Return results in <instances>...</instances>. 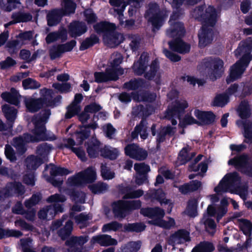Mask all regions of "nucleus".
Returning <instances> with one entry per match:
<instances>
[{
    "mask_svg": "<svg viewBox=\"0 0 252 252\" xmlns=\"http://www.w3.org/2000/svg\"><path fill=\"white\" fill-rule=\"evenodd\" d=\"M50 115V110L45 109L32 118V122L34 126L33 129L32 130L33 135L26 133L22 136L26 144L30 142H38L48 140L45 124Z\"/></svg>",
    "mask_w": 252,
    "mask_h": 252,
    "instance_id": "obj_1",
    "label": "nucleus"
},
{
    "mask_svg": "<svg viewBox=\"0 0 252 252\" xmlns=\"http://www.w3.org/2000/svg\"><path fill=\"white\" fill-rule=\"evenodd\" d=\"M168 13L169 11L166 9H160L157 2H151L148 4L145 17L151 23L153 31L158 30L168 17Z\"/></svg>",
    "mask_w": 252,
    "mask_h": 252,
    "instance_id": "obj_2",
    "label": "nucleus"
},
{
    "mask_svg": "<svg viewBox=\"0 0 252 252\" xmlns=\"http://www.w3.org/2000/svg\"><path fill=\"white\" fill-rule=\"evenodd\" d=\"M249 156L243 154L229 160L228 163L235 166L242 173L252 177V162H249Z\"/></svg>",
    "mask_w": 252,
    "mask_h": 252,
    "instance_id": "obj_3",
    "label": "nucleus"
},
{
    "mask_svg": "<svg viewBox=\"0 0 252 252\" xmlns=\"http://www.w3.org/2000/svg\"><path fill=\"white\" fill-rule=\"evenodd\" d=\"M252 40L244 41L234 51L237 58H239L235 63H250L252 60Z\"/></svg>",
    "mask_w": 252,
    "mask_h": 252,
    "instance_id": "obj_4",
    "label": "nucleus"
},
{
    "mask_svg": "<svg viewBox=\"0 0 252 252\" xmlns=\"http://www.w3.org/2000/svg\"><path fill=\"white\" fill-rule=\"evenodd\" d=\"M41 97L39 98L44 106L54 108L59 105L61 102L62 96L58 95L54 97V92L53 90L44 88L40 90Z\"/></svg>",
    "mask_w": 252,
    "mask_h": 252,
    "instance_id": "obj_5",
    "label": "nucleus"
},
{
    "mask_svg": "<svg viewBox=\"0 0 252 252\" xmlns=\"http://www.w3.org/2000/svg\"><path fill=\"white\" fill-rule=\"evenodd\" d=\"M140 213L143 216L149 219H155V220L149 221L150 224L155 225H159L158 223V220L161 219L165 215L164 210L158 207L141 208Z\"/></svg>",
    "mask_w": 252,
    "mask_h": 252,
    "instance_id": "obj_6",
    "label": "nucleus"
},
{
    "mask_svg": "<svg viewBox=\"0 0 252 252\" xmlns=\"http://www.w3.org/2000/svg\"><path fill=\"white\" fill-rule=\"evenodd\" d=\"M155 111V107L150 104L136 105L132 108V115L135 118H141V121L147 122V118Z\"/></svg>",
    "mask_w": 252,
    "mask_h": 252,
    "instance_id": "obj_7",
    "label": "nucleus"
},
{
    "mask_svg": "<svg viewBox=\"0 0 252 252\" xmlns=\"http://www.w3.org/2000/svg\"><path fill=\"white\" fill-rule=\"evenodd\" d=\"M84 145L88 156L90 158H95L101 154V143L97 138H92L89 139L85 142Z\"/></svg>",
    "mask_w": 252,
    "mask_h": 252,
    "instance_id": "obj_8",
    "label": "nucleus"
},
{
    "mask_svg": "<svg viewBox=\"0 0 252 252\" xmlns=\"http://www.w3.org/2000/svg\"><path fill=\"white\" fill-rule=\"evenodd\" d=\"M188 103L186 100L176 101L170 108H168L166 113H167V115L170 117V118L175 117L180 120L181 117L185 112V109L188 108Z\"/></svg>",
    "mask_w": 252,
    "mask_h": 252,
    "instance_id": "obj_9",
    "label": "nucleus"
},
{
    "mask_svg": "<svg viewBox=\"0 0 252 252\" xmlns=\"http://www.w3.org/2000/svg\"><path fill=\"white\" fill-rule=\"evenodd\" d=\"M68 30V33L71 37L76 38L86 32L88 28L83 22L73 21L69 25Z\"/></svg>",
    "mask_w": 252,
    "mask_h": 252,
    "instance_id": "obj_10",
    "label": "nucleus"
},
{
    "mask_svg": "<svg viewBox=\"0 0 252 252\" xmlns=\"http://www.w3.org/2000/svg\"><path fill=\"white\" fill-rule=\"evenodd\" d=\"M191 241L189 232L185 229H180L172 234L169 237V244H184Z\"/></svg>",
    "mask_w": 252,
    "mask_h": 252,
    "instance_id": "obj_11",
    "label": "nucleus"
},
{
    "mask_svg": "<svg viewBox=\"0 0 252 252\" xmlns=\"http://www.w3.org/2000/svg\"><path fill=\"white\" fill-rule=\"evenodd\" d=\"M249 64H233L229 70V73L226 78L229 84L240 78Z\"/></svg>",
    "mask_w": 252,
    "mask_h": 252,
    "instance_id": "obj_12",
    "label": "nucleus"
},
{
    "mask_svg": "<svg viewBox=\"0 0 252 252\" xmlns=\"http://www.w3.org/2000/svg\"><path fill=\"white\" fill-rule=\"evenodd\" d=\"M165 196V193L161 189H153L147 192L145 198L146 199H150L152 202L157 201L160 205L167 204L170 201V199L166 198Z\"/></svg>",
    "mask_w": 252,
    "mask_h": 252,
    "instance_id": "obj_13",
    "label": "nucleus"
},
{
    "mask_svg": "<svg viewBox=\"0 0 252 252\" xmlns=\"http://www.w3.org/2000/svg\"><path fill=\"white\" fill-rule=\"evenodd\" d=\"M217 21V13L215 8L212 5H209L206 8L202 22L205 27H213Z\"/></svg>",
    "mask_w": 252,
    "mask_h": 252,
    "instance_id": "obj_14",
    "label": "nucleus"
},
{
    "mask_svg": "<svg viewBox=\"0 0 252 252\" xmlns=\"http://www.w3.org/2000/svg\"><path fill=\"white\" fill-rule=\"evenodd\" d=\"M214 36V32L212 28L202 26V32L198 34L199 46L204 48L207 46L212 42Z\"/></svg>",
    "mask_w": 252,
    "mask_h": 252,
    "instance_id": "obj_15",
    "label": "nucleus"
},
{
    "mask_svg": "<svg viewBox=\"0 0 252 252\" xmlns=\"http://www.w3.org/2000/svg\"><path fill=\"white\" fill-rule=\"evenodd\" d=\"M194 115L200 123L199 125H212L215 122L216 117L212 111H204L199 109L194 110Z\"/></svg>",
    "mask_w": 252,
    "mask_h": 252,
    "instance_id": "obj_16",
    "label": "nucleus"
},
{
    "mask_svg": "<svg viewBox=\"0 0 252 252\" xmlns=\"http://www.w3.org/2000/svg\"><path fill=\"white\" fill-rule=\"evenodd\" d=\"M169 48L172 51L180 54H186L189 52L190 46L184 42L181 38H176L168 42Z\"/></svg>",
    "mask_w": 252,
    "mask_h": 252,
    "instance_id": "obj_17",
    "label": "nucleus"
},
{
    "mask_svg": "<svg viewBox=\"0 0 252 252\" xmlns=\"http://www.w3.org/2000/svg\"><path fill=\"white\" fill-rule=\"evenodd\" d=\"M171 29L167 31V35L172 38H182L185 35L186 30L182 22H174L171 23Z\"/></svg>",
    "mask_w": 252,
    "mask_h": 252,
    "instance_id": "obj_18",
    "label": "nucleus"
},
{
    "mask_svg": "<svg viewBox=\"0 0 252 252\" xmlns=\"http://www.w3.org/2000/svg\"><path fill=\"white\" fill-rule=\"evenodd\" d=\"M67 38V30L64 28H62L57 32H53L48 33L45 38V41L47 44H49L59 39H61L62 42H64Z\"/></svg>",
    "mask_w": 252,
    "mask_h": 252,
    "instance_id": "obj_19",
    "label": "nucleus"
},
{
    "mask_svg": "<svg viewBox=\"0 0 252 252\" xmlns=\"http://www.w3.org/2000/svg\"><path fill=\"white\" fill-rule=\"evenodd\" d=\"M110 64V66L105 69V71L110 81H116L120 76L124 74V70L120 66V64Z\"/></svg>",
    "mask_w": 252,
    "mask_h": 252,
    "instance_id": "obj_20",
    "label": "nucleus"
},
{
    "mask_svg": "<svg viewBox=\"0 0 252 252\" xmlns=\"http://www.w3.org/2000/svg\"><path fill=\"white\" fill-rule=\"evenodd\" d=\"M19 95L20 94L17 90L14 88H12L10 92H3L0 94V97L5 102L15 106H18L20 104Z\"/></svg>",
    "mask_w": 252,
    "mask_h": 252,
    "instance_id": "obj_21",
    "label": "nucleus"
},
{
    "mask_svg": "<svg viewBox=\"0 0 252 252\" xmlns=\"http://www.w3.org/2000/svg\"><path fill=\"white\" fill-rule=\"evenodd\" d=\"M1 109L7 120L9 128L11 129L16 118L17 110L13 107L9 106L8 104L2 105Z\"/></svg>",
    "mask_w": 252,
    "mask_h": 252,
    "instance_id": "obj_22",
    "label": "nucleus"
},
{
    "mask_svg": "<svg viewBox=\"0 0 252 252\" xmlns=\"http://www.w3.org/2000/svg\"><path fill=\"white\" fill-rule=\"evenodd\" d=\"M63 16L60 9H53L50 10L47 14L46 19L47 25L49 27L57 26Z\"/></svg>",
    "mask_w": 252,
    "mask_h": 252,
    "instance_id": "obj_23",
    "label": "nucleus"
},
{
    "mask_svg": "<svg viewBox=\"0 0 252 252\" xmlns=\"http://www.w3.org/2000/svg\"><path fill=\"white\" fill-rule=\"evenodd\" d=\"M112 207V212L115 217L124 219L128 215L125 200H120L113 202Z\"/></svg>",
    "mask_w": 252,
    "mask_h": 252,
    "instance_id": "obj_24",
    "label": "nucleus"
},
{
    "mask_svg": "<svg viewBox=\"0 0 252 252\" xmlns=\"http://www.w3.org/2000/svg\"><path fill=\"white\" fill-rule=\"evenodd\" d=\"M93 28L97 33H103L105 38L110 31L115 30L116 27L115 24L106 21H101L94 25Z\"/></svg>",
    "mask_w": 252,
    "mask_h": 252,
    "instance_id": "obj_25",
    "label": "nucleus"
},
{
    "mask_svg": "<svg viewBox=\"0 0 252 252\" xmlns=\"http://www.w3.org/2000/svg\"><path fill=\"white\" fill-rule=\"evenodd\" d=\"M92 241L94 243L98 244L101 246H114L117 244V241L116 239L112 238L110 235L106 234L93 236Z\"/></svg>",
    "mask_w": 252,
    "mask_h": 252,
    "instance_id": "obj_26",
    "label": "nucleus"
},
{
    "mask_svg": "<svg viewBox=\"0 0 252 252\" xmlns=\"http://www.w3.org/2000/svg\"><path fill=\"white\" fill-rule=\"evenodd\" d=\"M175 127H172L169 125L167 126H161L158 131L156 142L162 143L165 141L166 135L169 137L173 136L175 133Z\"/></svg>",
    "mask_w": 252,
    "mask_h": 252,
    "instance_id": "obj_27",
    "label": "nucleus"
},
{
    "mask_svg": "<svg viewBox=\"0 0 252 252\" xmlns=\"http://www.w3.org/2000/svg\"><path fill=\"white\" fill-rule=\"evenodd\" d=\"M87 241L88 239L86 236H72L66 240L65 244L70 248H73L74 252H81L80 249L76 247L77 246H82Z\"/></svg>",
    "mask_w": 252,
    "mask_h": 252,
    "instance_id": "obj_28",
    "label": "nucleus"
},
{
    "mask_svg": "<svg viewBox=\"0 0 252 252\" xmlns=\"http://www.w3.org/2000/svg\"><path fill=\"white\" fill-rule=\"evenodd\" d=\"M25 104L27 111L31 113L37 112L43 106L39 98H28L25 100Z\"/></svg>",
    "mask_w": 252,
    "mask_h": 252,
    "instance_id": "obj_29",
    "label": "nucleus"
},
{
    "mask_svg": "<svg viewBox=\"0 0 252 252\" xmlns=\"http://www.w3.org/2000/svg\"><path fill=\"white\" fill-rule=\"evenodd\" d=\"M84 184L94 183L96 179L95 170L92 166L89 167L83 171L80 172Z\"/></svg>",
    "mask_w": 252,
    "mask_h": 252,
    "instance_id": "obj_30",
    "label": "nucleus"
},
{
    "mask_svg": "<svg viewBox=\"0 0 252 252\" xmlns=\"http://www.w3.org/2000/svg\"><path fill=\"white\" fill-rule=\"evenodd\" d=\"M119 152L117 148L105 145L101 149L100 156L105 158L115 160L119 156Z\"/></svg>",
    "mask_w": 252,
    "mask_h": 252,
    "instance_id": "obj_31",
    "label": "nucleus"
},
{
    "mask_svg": "<svg viewBox=\"0 0 252 252\" xmlns=\"http://www.w3.org/2000/svg\"><path fill=\"white\" fill-rule=\"evenodd\" d=\"M104 38H106L110 44L114 46L120 44L124 39L123 35L115 30L110 31Z\"/></svg>",
    "mask_w": 252,
    "mask_h": 252,
    "instance_id": "obj_32",
    "label": "nucleus"
},
{
    "mask_svg": "<svg viewBox=\"0 0 252 252\" xmlns=\"http://www.w3.org/2000/svg\"><path fill=\"white\" fill-rule=\"evenodd\" d=\"M28 168L35 170L43 163L42 158L33 155H30L26 158Z\"/></svg>",
    "mask_w": 252,
    "mask_h": 252,
    "instance_id": "obj_33",
    "label": "nucleus"
},
{
    "mask_svg": "<svg viewBox=\"0 0 252 252\" xmlns=\"http://www.w3.org/2000/svg\"><path fill=\"white\" fill-rule=\"evenodd\" d=\"M230 101L229 96L228 94L223 93L218 94L214 97L212 101V105L215 107H224Z\"/></svg>",
    "mask_w": 252,
    "mask_h": 252,
    "instance_id": "obj_34",
    "label": "nucleus"
},
{
    "mask_svg": "<svg viewBox=\"0 0 252 252\" xmlns=\"http://www.w3.org/2000/svg\"><path fill=\"white\" fill-rule=\"evenodd\" d=\"M239 116L242 119H247L251 116V109L248 101H242L237 108Z\"/></svg>",
    "mask_w": 252,
    "mask_h": 252,
    "instance_id": "obj_35",
    "label": "nucleus"
},
{
    "mask_svg": "<svg viewBox=\"0 0 252 252\" xmlns=\"http://www.w3.org/2000/svg\"><path fill=\"white\" fill-rule=\"evenodd\" d=\"M145 82L142 78H134L129 81L125 82L123 85V88L128 90H136L139 88L142 87Z\"/></svg>",
    "mask_w": 252,
    "mask_h": 252,
    "instance_id": "obj_36",
    "label": "nucleus"
},
{
    "mask_svg": "<svg viewBox=\"0 0 252 252\" xmlns=\"http://www.w3.org/2000/svg\"><path fill=\"white\" fill-rule=\"evenodd\" d=\"M99 38L95 34H92L90 37L84 40L79 47L80 51H84L99 42Z\"/></svg>",
    "mask_w": 252,
    "mask_h": 252,
    "instance_id": "obj_37",
    "label": "nucleus"
},
{
    "mask_svg": "<svg viewBox=\"0 0 252 252\" xmlns=\"http://www.w3.org/2000/svg\"><path fill=\"white\" fill-rule=\"evenodd\" d=\"M7 185L13 196L14 195L22 196L25 192V187L20 182H10Z\"/></svg>",
    "mask_w": 252,
    "mask_h": 252,
    "instance_id": "obj_38",
    "label": "nucleus"
},
{
    "mask_svg": "<svg viewBox=\"0 0 252 252\" xmlns=\"http://www.w3.org/2000/svg\"><path fill=\"white\" fill-rule=\"evenodd\" d=\"M72 229L73 222L69 220L65 222V225L58 231V235L63 240H65L70 236Z\"/></svg>",
    "mask_w": 252,
    "mask_h": 252,
    "instance_id": "obj_39",
    "label": "nucleus"
},
{
    "mask_svg": "<svg viewBox=\"0 0 252 252\" xmlns=\"http://www.w3.org/2000/svg\"><path fill=\"white\" fill-rule=\"evenodd\" d=\"M79 130H77L75 133L76 140L79 145L83 144L84 141L88 139L91 135V130H87L85 128L81 127L79 126Z\"/></svg>",
    "mask_w": 252,
    "mask_h": 252,
    "instance_id": "obj_40",
    "label": "nucleus"
},
{
    "mask_svg": "<svg viewBox=\"0 0 252 252\" xmlns=\"http://www.w3.org/2000/svg\"><path fill=\"white\" fill-rule=\"evenodd\" d=\"M63 9H61L63 16L74 14L76 8V4L72 0H63Z\"/></svg>",
    "mask_w": 252,
    "mask_h": 252,
    "instance_id": "obj_41",
    "label": "nucleus"
},
{
    "mask_svg": "<svg viewBox=\"0 0 252 252\" xmlns=\"http://www.w3.org/2000/svg\"><path fill=\"white\" fill-rule=\"evenodd\" d=\"M68 194L72 200L81 204L85 203L86 194L84 192L72 189L68 190Z\"/></svg>",
    "mask_w": 252,
    "mask_h": 252,
    "instance_id": "obj_42",
    "label": "nucleus"
},
{
    "mask_svg": "<svg viewBox=\"0 0 252 252\" xmlns=\"http://www.w3.org/2000/svg\"><path fill=\"white\" fill-rule=\"evenodd\" d=\"M146 225L141 222L128 223L124 225V229L127 232L139 233L144 231Z\"/></svg>",
    "mask_w": 252,
    "mask_h": 252,
    "instance_id": "obj_43",
    "label": "nucleus"
},
{
    "mask_svg": "<svg viewBox=\"0 0 252 252\" xmlns=\"http://www.w3.org/2000/svg\"><path fill=\"white\" fill-rule=\"evenodd\" d=\"M206 67L209 66L212 67L213 64H204ZM213 69L212 70L210 77L213 80H216L220 78L223 72V64H213Z\"/></svg>",
    "mask_w": 252,
    "mask_h": 252,
    "instance_id": "obj_44",
    "label": "nucleus"
},
{
    "mask_svg": "<svg viewBox=\"0 0 252 252\" xmlns=\"http://www.w3.org/2000/svg\"><path fill=\"white\" fill-rule=\"evenodd\" d=\"M70 173V171L67 168L51 164L50 170V174L51 176H63Z\"/></svg>",
    "mask_w": 252,
    "mask_h": 252,
    "instance_id": "obj_45",
    "label": "nucleus"
},
{
    "mask_svg": "<svg viewBox=\"0 0 252 252\" xmlns=\"http://www.w3.org/2000/svg\"><path fill=\"white\" fill-rule=\"evenodd\" d=\"M13 17L16 19L18 23H25L31 21L32 20V15L29 12L18 11L13 13Z\"/></svg>",
    "mask_w": 252,
    "mask_h": 252,
    "instance_id": "obj_46",
    "label": "nucleus"
},
{
    "mask_svg": "<svg viewBox=\"0 0 252 252\" xmlns=\"http://www.w3.org/2000/svg\"><path fill=\"white\" fill-rule=\"evenodd\" d=\"M125 191V194L124 196V199L138 198L142 196L144 194V191L142 189L133 190L129 187H126Z\"/></svg>",
    "mask_w": 252,
    "mask_h": 252,
    "instance_id": "obj_47",
    "label": "nucleus"
},
{
    "mask_svg": "<svg viewBox=\"0 0 252 252\" xmlns=\"http://www.w3.org/2000/svg\"><path fill=\"white\" fill-rule=\"evenodd\" d=\"M13 146L20 155L24 154L27 151L26 144L22 136L14 137L13 139Z\"/></svg>",
    "mask_w": 252,
    "mask_h": 252,
    "instance_id": "obj_48",
    "label": "nucleus"
},
{
    "mask_svg": "<svg viewBox=\"0 0 252 252\" xmlns=\"http://www.w3.org/2000/svg\"><path fill=\"white\" fill-rule=\"evenodd\" d=\"M243 125L244 136L246 138L244 142L248 144H251L252 143V122L249 121L244 123Z\"/></svg>",
    "mask_w": 252,
    "mask_h": 252,
    "instance_id": "obj_49",
    "label": "nucleus"
},
{
    "mask_svg": "<svg viewBox=\"0 0 252 252\" xmlns=\"http://www.w3.org/2000/svg\"><path fill=\"white\" fill-rule=\"evenodd\" d=\"M42 197V194L40 192L33 194L28 200L25 201L24 203L25 207L31 208L36 205L41 200Z\"/></svg>",
    "mask_w": 252,
    "mask_h": 252,
    "instance_id": "obj_50",
    "label": "nucleus"
},
{
    "mask_svg": "<svg viewBox=\"0 0 252 252\" xmlns=\"http://www.w3.org/2000/svg\"><path fill=\"white\" fill-rule=\"evenodd\" d=\"M197 202L196 200H189L187 206L188 215L190 217H195L197 216Z\"/></svg>",
    "mask_w": 252,
    "mask_h": 252,
    "instance_id": "obj_51",
    "label": "nucleus"
},
{
    "mask_svg": "<svg viewBox=\"0 0 252 252\" xmlns=\"http://www.w3.org/2000/svg\"><path fill=\"white\" fill-rule=\"evenodd\" d=\"M126 210L129 215L132 211L141 209L142 202L140 200H125Z\"/></svg>",
    "mask_w": 252,
    "mask_h": 252,
    "instance_id": "obj_52",
    "label": "nucleus"
},
{
    "mask_svg": "<svg viewBox=\"0 0 252 252\" xmlns=\"http://www.w3.org/2000/svg\"><path fill=\"white\" fill-rule=\"evenodd\" d=\"M52 149L51 144L43 143L39 145L36 148V154L39 156L45 157L47 156Z\"/></svg>",
    "mask_w": 252,
    "mask_h": 252,
    "instance_id": "obj_53",
    "label": "nucleus"
},
{
    "mask_svg": "<svg viewBox=\"0 0 252 252\" xmlns=\"http://www.w3.org/2000/svg\"><path fill=\"white\" fill-rule=\"evenodd\" d=\"M22 86L25 90L36 89L40 87L41 84L35 80L31 78H28L22 81Z\"/></svg>",
    "mask_w": 252,
    "mask_h": 252,
    "instance_id": "obj_54",
    "label": "nucleus"
},
{
    "mask_svg": "<svg viewBox=\"0 0 252 252\" xmlns=\"http://www.w3.org/2000/svg\"><path fill=\"white\" fill-rule=\"evenodd\" d=\"M67 184L71 187H79L84 184L81 172L69 177L67 179Z\"/></svg>",
    "mask_w": 252,
    "mask_h": 252,
    "instance_id": "obj_55",
    "label": "nucleus"
},
{
    "mask_svg": "<svg viewBox=\"0 0 252 252\" xmlns=\"http://www.w3.org/2000/svg\"><path fill=\"white\" fill-rule=\"evenodd\" d=\"M89 188L93 193L96 194L103 193V191L106 190L108 186L106 184L101 182L93 184Z\"/></svg>",
    "mask_w": 252,
    "mask_h": 252,
    "instance_id": "obj_56",
    "label": "nucleus"
},
{
    "mask_svg": "<svg viewBox=\"0 0 252 252\" xmlns=\"http://www.w3.org/2000/svg\"><path fill=\"white\" fill-rule=\"evenodd\" d=\"M159 64H150L149 70L145 71L144 78L148 80H152L155 77L159 68Z\"/></svg>",
    "mask_w": 252,
    "mask_h": 252,
    "instance_id": "obj_57",
    "label": "nucleus"
},
{
    "mask_svg": "<svg viewBox=\"0 0 252 252\" xmlns=\"http://www.w3.org/2000/svg\"><path fill=\"white\" fill-rule=\"evenodd\" d=\"M123 227V224L117 221H113L103 225L102 231L103 232L110 231H117Z\"/></svg>",
    "mask_w": 252,
    "mask_h": 252,
    "instance_id": "obj_58",
    "label": "nucleus"
},
{
    "mask_svg": "<svg viewBox=\"0 0 252 252\" xmlns=\"http://www.w3.org/2000/svg\"><path fill=\"white\" fill-rule=\"evenodd\" d=\"M157 98V94L155 93H151L149 91H144L141 92L140 100L142 102L152 103Z\"/></svg>",
    "mask_w": 252,
    "mask_h": 252,
    "instance_id": "obj_59",
    "label": "nucleus"
},
{
    "mask_svg": "<svg viewBox=\"0 0 252 252\" xmlns=\"http://www.w3.org/2000/svg\"><path fill=\"white\" fill-rule=\"evenodd\" d=\"M192 124H197L199 125L200 123L195 119L192 116L186 115L184 119L182 121H180L179 126L182 128H185L187 126Z\"/></svg>",
    "mask_w": 252,
    "mask_h": 252,
    "instance_id": "obj_60",
    "label": "nucleus"
},
{
    "mask_svg": "<svg viewBox=\"0 0 252 252\" xmlns=\"http://www.w3.org/2000/svg\"><path fill=\"white\" fill-rule=\"evenodd\" d=\"M140 248V245L136 242H130L126 244L121 252H137Z\"/></svg>",
    "mask_w": 252,
    "mask_h": 252,
    "instance_id": "obj_61",
    "label": "nucleus"
},
{
    "mask_svg": "<svg viewBox=\"0 0 252 252\" xmlns=\"http://www.w3.org/2000/svg\"><path fill=\"white\" fill-rule=\"evenodd\" d=\"M148 64H133L132 68L135 75L141 76L144 75L148 69Z\"/></svg>",
    "mask_w": 252,
    "mask_h": 252,
    "instance_id": "obj_62",
    "label": "nucleus"
},
{
    "mask_svg": "<svg viewBox=\"0 0 252 252\" xmlns=\"http://www.w3.org/2000/svg\"><path fill=\"white\" fill-rule=\"evenodd\" d=\"M205 8V5H200L196 7L192 12V17L198 21L202 22Z\"/></svg>",
    "mask_w": 252,
    "mask_h": 252,
    "instance_id": "obj_63",
    "label": "nucleus"
},
{
    "mask_svg": "<svg viewBox=\"0 0 252 252\" xmlns=\"http://www.w3.org/2000/svg\"><path fill=\"white\" fill-rule=\"evenodd\" d=\"M63 53V52L60 46V44L57 46H53L49 50V56L50 59L52 60L60 57Z\"/></svg>",
    "mask_w": 252,
    "mask_h": 252,
    "instance_id": "obj_64",
    "label": "nucleus"
}]
</instances>
